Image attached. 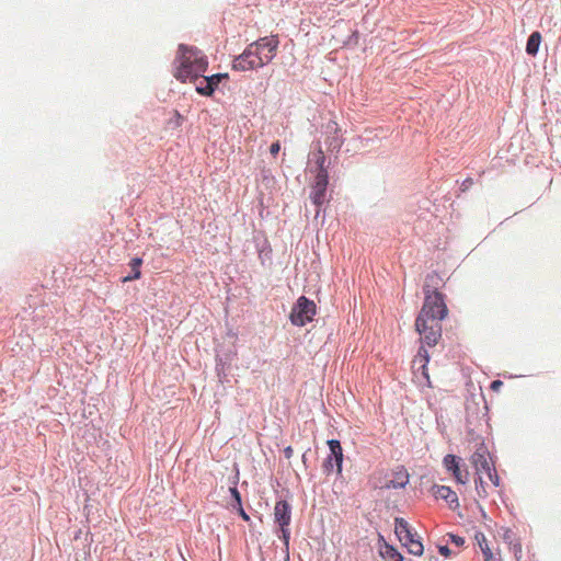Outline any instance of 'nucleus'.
I'll return each mask as SVG.
<instances>
[{
    "label": "nucleus",
    "instance_id": "nucleus-1",
    "mask_svg": "<svg viewBox=\"0 0 561 561\" xmlns=\"http://www.w3.org/2000/svg\"><path fill=\"white\" fill-rule=\"evenodd\" d=\"M173 76L181 82H195L208 68L207 56L197 47L180 44L173 61Z\"/></svg>",
    "mask_w": 561,
    "mask_h": 561
},
{
    "label": "nucleus",
    "instance_id": "nucleus-2",
    "mask_svg": "<svg viewBox=\"0 0 561 561\" xmlns=\"http://www.w3.org/2000/svg\"><path fill=\"white\" fill-rule=\"evenodd\" d=\"M276 36L262 37L250 44L247 49L238 56L232 64V69L247 71L261 68L273 60L278 47Z\"/></svg>",
    "mask_w": 561,
    "mask_h": 561
},
{
    "label": "nucleus",
    "instance_id": "nucleus-3",
    "mask_svg": "<svg viewBox=\"0 0 561 561\" xmlns=\"http://www.w3.org/2000/svg\"><path fill=\"white\" fill-rule=\"evenodd\" d=\"M438 279V275L436 273L430 274L426 277V284L424 286V304L417 316L419 324L423 325V320L436 319L437 322L440 321L447 316L448 309L444 301V296L442 293L436 289L431 290L430 282H434Z\"/></svg>",
    "mask_w": 561,
    "mask_h": 561
},
{
    "label": "nucleus",
    "instance_id": "nucleus-4",
    "mask_svg": "<svg viewBox=\"0 0 561 561\" xmlns=\"http://www.w3.org/2000/svg\"><path fill=\"white\" fill-rule=\"evenodd\" d=\"M470 462L474 468L476 474H485L493 488L500 485V477L496 473L494 465L489 459V451L485 447H479L471 455Z\"/></svg>",
    "mask_w": 561,
    "mask_h": 561
},
{
    "label": "nucleus",
    "instance_id": "nucleus-5",
    "mask_svg": "<svg viewBox=\"0 0 561 561\" xmlns=\"http://www.w3.org/2000/svg\"><path fill=\"white\" fill-rule=\"evenodd\" d=\"M317 313L314 301L305 296H300L294 305L289 319L294 325L304 327L313 320Z\"/></svg>",
    "mask_w": 561,
    "mask_h": 561
},
{
    "label": "nucleus",
    "instance_id": "nucleus-6",
    "mask_svg": "<svg viewBox=\"0 0 561 561\" xmlns=\"http://www.w3.org/2000/svg\"><path fill=\"white\" fill-rule=\"evenodd\" d=\"M415 329L421 335V340L428 346H434L442 337V324L436 319L423 320V325L415 320Z\"/></svg>",
    "mask_w": 561,
    "mask_h": 561
},
{
    "label": "nucleus",
    "instance_id": "nucleus-7",
    "mask_svg": "<svg viewBox=\"0 0 561 561\" xmlns=\"http://www.w3.org/2000/svg\"><path fill=\"white\" fill-rule=\"evenodd\" d=\"M274 518H275V523H277L280 527L282 538H283L285 545L288 546L289 537H290V531H289L288 526L291 520V506L289 505V503L287 501L276 502L275 507H274Z\"/></svg>",
    "mask_w": 561,
    "mask_h": 561
},
{
    "label": "nucleus",
    "instance_id": "nucleus-8",
    "mask_svg": "<svg viewBox=\"0 0 561 561\" xmlns=\"http://www.w3.org/2000/svg\"><path fill=\"white\" fill-rule=\"evenodd\" d=\"M443 466L457 483L467 484L469 482L470 473L465 465L461 463V458L448 454L443 459Z\"/></svg>",
    "mask_w": 561,
    "mask_h": 561
},
{
    "label": "nucleus",
    "instance_id": "nucleus-9",
    "mask_svg": "<svg viewBox=\"0 0 561 561\" xmlns=\"http://www.w3.org/2000/svg\"><path fill=\"white\" fill-rule=\"evenodd\" d=\"M328 178V173H317L314 184L311 187L310 198L318 207L322 206L327 201Z\"/></svg>",
    "mask_w": 561,
    "mask_h": 561
},
{
    "label": "nucleus",
    "instance_id": "nucleus-10",
    "mask_svg": "<svg viewBox=\"0 0 561 561\" xmlns=\"http://www.w3.org/2000/svg\"><path fill=\"white\" fill-rule=\"evenodd\" d=\"M433 494L436 499H442L449 504L451 510L459 507V501L457 493L447 485H434Z\"/></svg>",
    "mask_w": 561,
    "mask_h": 561
},
{
    "label": "nucleus",
    "instance_id": "nucleus-11",
    "mask_svg": "<svg viewBox=\"0 0 561 561\" xmlns=\"http://www.w3.org/2000/svg\"><path fill=\"white\" fill-rule=\"evenodd\" d=\"M430 362V355L427 350L424 346H421L417 354L414 356L412 362V367L414 370H420L422 376L427 380L428 386H431L430 376L427 373V364Z\"/></svg>",
    "mask_w": 561,
    "mask_h": 561
},
{
    "label": "nucleus",
    "instance_id": "nucleus-12",
    "mask_svg": "<svg viewBox=\"0 0 561 561\" xmlns=\"http://www.w3.org/2000/svg\"><path fill=\"white\" fill-rule=\"evenodd\" d=\"M410 477L408 471L400 467L393 471L392 478L385 484L387 489H402L409 483Z\"/></svg>",
    "mask_w": 561,
    "mask_h": 561
},
{
    "label": "nucleus",
    "instance_id": "nucleus-13",
    "mask_svg": "<svg viewBox=\"0 0 561 561\" xmlns=\"http://www.w3.org/2000/svg\"><path fill=\"white\" fill-rule=\"evenodd\" d=\"M331 456L327 460V466L332 468V458L334 459L337 468V472L342 471V462H343V449L341 443L337 439H330L328 442Z\"/></svg>",
    "mask_w": 561,
    "mask_h": 561
},
{
    "label": "nucleus",
    "instance_id": "nucleus-14",
    "mask_svg": "<svg viewBox=\"0 0 561 561\" xmlns=\"http://www.w3.org/2000/svg\"><path fill=\"white\" fill-rule=\"evenodd\" d=\"M474 540L483 554L484 561H501L500 557H496L492 552L491 548L489 547L486 537L483 533L477 531L474 535Z\"/></svg>",
    "mask_w": 561,
    "mask_h": 561
},
{
    "label": "nucleus",
    "instance_id": "nucleus-15",
    "mask_svg": "<svg viewBox=\"0 0 561 561\" xmlns=\"http://www.w3.org/2000/svg\"><path fill=\"white\" fill-rule=\"evenodd\" d=\"M379 553L383 559L391 561H403V557L397 551V549L385 541L379 548Z\"/></svg>",
    "mask_w": 561,
    "mask_h": 561
},
{
    "label": "nucleus",
    "instance_id": "nucleus-16",
    "mask_svg": "<svg viewBox=\"0 0 561 561\" xmlns=\"http://www.w3.org/2000/svg\"><path fill=\"white\" fill-rule=\"evenodd\" d=\"M540 43L541 34L537 31L531 33L526 44V53L530 56H536L539 50Z\"/></svg>",
    "mask_w": 561,
    "mask_h": 561
},
{
    "label": "nucleus",
    "instance_id": "nucleus-17",
    "mask_svg": "<svg viewBox=\"0 0 561 561\" xmlns=\"http://www.w3.org/2000/svg\"><path fill=\"white\" fill-rule=\"evenodd\" d=\"M484 476L485 474H476L474 478L476 490L480 497H486L489 495L490 485H492L491 482L489 483L484 479Z\"/></svg>",
    "mask_w": 561,
    "mask_h": 561
},
{
    "label": "nucleus",
    "instance_id": "nucleus-18",
    "mask_svg": "<svg viewBox=\"0 0 561 561\" xmlns=\"http://www.w3.org/2000/svg\"><path fill=\"white\" fill-rule=\"evenodd\" d=\"M206 76H202L198 78L196 83V92L201 95L210 96L214 93V88L209 84V81L206 80Z\"/></svg>",
    "mask_w": 561,
    "mask_h": 561
},
{
    "label": "nucleus",
    "instance_id": "nucleus-19",
    "mask_svg": "<svg viewBox=\"0 0 561 561\" xmlns=\"http://www.w3.org/2000/svg\"><path fill=\"white\" fill-rule=\"evenodd\" d=\"M141 264H142V260L141 259L134 257L130 261V263H129V265L131 267V271H133V275L125 276L123 278V283H127V282L140 278V276H141V272H140Z\"/></svg>",
    "mask_w": 561,
    "mask_h": 561
},
{
    "label": "nucleus",
    "instance_id": "nucleus-20",
    "mask_svg": "<svg viewBox=\"0 0 561 561\" xmlns=\"http://www.w3.org/2000/svg\"><path fill=\"white\" fill-rule=\"evenodd\" d=\"M411 531L409 523L403 518H396L394 520V533L398 539H402V537H407Z\"/></svg>",
    "mask_w": 561,
    "mask_h": 561
},
{
    "label": "nucleus",
    "instance_id": "nucleus-21",
    "mask_svg": "<svg viewBox=\"0 0 561 561\" xmlns=\"http://www.w3.org/2000/svg\"><path fill=\"white\" fill-rule=\"evenodd\" d=\"M331 128L334 131V136L328 140V146L331 150H339L342 147L343 140L339 135V128L336 123H332Z\"/></svg>",
    "mask_w": 561,
    "mask_h": 561
},
{
    "label": "nucleus",
    "instance_id": "nucleus-22",
    "mask_svg": "<svg viewBox=\"0 0 561 561\" xmlns=\"http://www.w3.org/2000/svg\"><path fill=\"white\" fill-rule=\"evenodd\" d=\"M314 162L318 167V173H322V172L328 173L327 169L324 168L325 156L321 148H319L317 150V152L314 153Z\"/></svg>",
    "mask_w": 561,
    "mask_h": 561
},
{
    "label": "nucleus",
    "instance_id": "nucleus-23",
    "mask_svg": "<svg viewBox=\"0 0 561 561\" xmlns=\"http://www.w3.org/2000/svg\"><path fill=\"white\" fill-rule=\"evenodd\" d=\"M410 553L414 556H422L423 554V543L419 539H414L412 542L405 546Z\"/></svg>",
    "mask_w": 561,
    "mask_h": 561
},
{
    "label": "nucleus",
    "instance_id": "nucleus-24",
    "mask_svg": "<svg viewBox=\"0 0 561 561\" xmlns=\"http://www.w3.org/2000/svg\"><path fill=\"white\" fill-rule=\"evenodd\" d=\"M227 73H216L213 76L205 77L209 84L214 88V90L218 87L224 78H227Z\"/></svg>",
    "mask_w": 561,
    "mask_h": 561
},
{
    "label": "nucleus",
    "instance_id": "nucleus-25",
    "mask_svg": "<svg viewBox=\"0 0 561 561\" xmlns=\"http://www.w3.org/2000/svg\"><path fill=\"white\" fill-rule=\"evenodd\" d=\"M510 548L513 551L515 559L517 561H519L522 559V552H523L522 543L518 540H516L515 542L510 545Z\"/></svg>",
    "mask_w": 561,
    "mask_h": 561
},
{
    "label": "nucleus",
    "instance_id": "nucleus-26",
    "mask_svg": "<svg viewBox=\"0 0 561 561\" xmlns=\"http://www.w3.org/2000/svg\"><path fill=\"white\" fill-rule=\"evenodd\" d=\"M503 539L508 545H512L513 542H515L517 540L516 537H515V534L512 530H510V529H506L504 531Z\"/></svg>",
    "mask_w": 561,
    "mask_h": 561
},
{
    "label": "nucleus",
    "instance_id": "nucleus-27",
    "mask_svg": "<svg viewBox=\"0 0 561 561\" xmlns=\"http://www.w3.org/2000/svg\"><path fill=\"white\" fill-rule=\"evenodd\" d=\"M230 493L233 497V503L231 504V506L242 503L240 492L238 491V489L236 486L230 488Z\"/></svg>",
    "mask_w": 561,
    "mask_h": 561
},
{
    "label": "nucleus",
    "instance_id": "nucleus-28",
    "mask_svg": "<svg viewBox=\"0 0 561 561\" xmlns=\"http://www.w3.org/2000/svg\"><path fill=\"white\" fill-rule=\"evenodd\" d=\"M232 508H234L238 514L241 516V518L245 522H249L250 520V516L247 514V512L243 510L242 507V503L238 504V505H232Z\"/></svg>",
    "mask_w": 561,
    "mask_h": 561
},
{
    "label": "nucleus",
    "instance_id": "nucleus-29",
    "mask_svg": "<svg viewBox=\"0 0 561 561\" xmlns=\"http://www.w3.org/2000/svg\"><path fill=\"white\" fill-rule=\"evenodd\" d=\"M449 538H450V541L453 543H455L456 546L458 547H461L465 545V538L463 537H460L458 535H454V534H448Z\"/></svg>",
    "mask_w": 561,
    "mask_h": 561
},
{
    "label": "nucleus",
    "instance_id": "nucleus-30",
    "mask_svg": "<svg viewBox=\"0 0 561 561\" xmlns=\"http://www.w3.org/2000/svg\"><path fill=\"white\" fill-rule=\"evenodd\" d=\"M415 538V535L412 533V530L408 534L407 537H402V539H400V542L403 545V546H407L409 545L410 542H412Z\"/></svg>",
    "mask_w": 561,
    "mask_h": 561
},
{
    "label": "nucleus",
    "instance_id": "nucleus-31",
    "mask_svg": "<svg viewBox=\"0 0 561 561\" xmlns=\"http://www.w3.org/2000/svg\"><path fill=\"white\" fill-rule=\"evenodd\" d=\"M280 150V144L279 141H275L271 145L270 147V152L273 154V156H277L278 152Z\"/></svg>",
    "mask_w": 561,
    "mask_h": 561
},
{
    "label": "nucleus",
    "instance_id": "nucleus-32",
    "mask_svg": "<svg viewBox=\"0 0 561 561\" xmlns=\"http://www.w3.org/2000/svg\"><path fill=\"white\" fill-rule=\"evenodd\" d=\"M438 550L439 553L445 558H448L451 554V550L447 546H439Z\"/></svg>",
    "mask_w": 561,
    "mask_h": 561
},
{
    "label": "nucleus",
    "instance_id": "nucleus-33",
    "mask_svg": "<svg viewBox=\"0 0 561 561\" xmlns=\"http://www.w3.org/2000/svg\"><path fill=\"white\" fill-rule=\"evenodd\" d=\"M503 387V381L501 380H493L490 385V388L493 391H499Z\"/></svg>",
    "mask_w": 561,
    "mask_h": 561
},
{
    "label": "nucleus",
    "instance_id": "nucleus-34",
    "mask_svg": "<svg viewBox=\"0 0 561 561\" xmlns=\"http://www.w3.org/2000/svg\"><path fill=\"white\" fill-rule=\"evenodd\" d=\"M284 455L286 459H290L294 455V449L290 446L286 447L284 449Z\"/></svg>",
    "mask_w": 561,
    "mask_h": 561
},
{
    "label": "nucleus",
    "instance_id": "nucleus-35",
    "mask_svg": "<svg viewBox=\"0 0 561 561\" xmlns=\"http://www.w3.org/2000/svg\"><path fill=\"white\" fill-rule=\"evenodd\" d=\"M267 54V49H260V55H265Z\"/></svg>",
    "mask_w": 561,
    "mask_h": 561
}]
</instances>
